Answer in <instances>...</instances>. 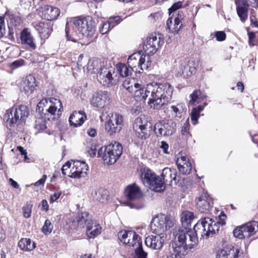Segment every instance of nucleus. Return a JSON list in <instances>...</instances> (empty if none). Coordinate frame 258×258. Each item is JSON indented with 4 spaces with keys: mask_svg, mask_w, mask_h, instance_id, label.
<instances>
[{
    "mask_svg": "<svg viewBox=\"0 0 258 258\" xmlns=\"http://www.w3.org/2000/svg\"><path fill=\"white\" fill-rule=\"evenodd\" d=\"M173 88L167 83H150L145 87L142 84L135 86L133 91L134 99L138 102H145L149 97L148 103L154 109H158L171 99Z\"/></svg>",
    "mask_w": 258,
    "mask_h": 258,
    "instance_id": "obj_1",
    "label": "nucleus"
},
{
    "mask_svg": "<svg viewBox=\"0 0 258 258\" xmlns=\"http://www.w3.org/2000/svg\"><path fill=\"white\" fill-rule=\"evenodd\" d=\"M164 37L161 33L152 34L149 36L143 46V49L146 54H142L141 52L134 53L131 55L127 59V64L132 70L137 72L141 73L147 70L151 65L149 57L146 55H153L164 44Z\"/></svg>",
    "mask_w": 258,
    "mask_h": 258,
    "instance_id": "obj_2",
    "label": "nucleus"
},
{
    "mask_svg": "<svg viewBox=\"0 0 258 258\" xmlns=\"http://www.w3.org/2000/svg\"><path fill=\"white\" fill-rule=\"evenodd\" d=\"M198 242V238L193 235L192 230L180 228L174 233V244L172 248L185 251L186 249H191Z\"/></svg>",
    "mask_w": 258,
    "mask_h": 258,
    "instance_id": "obj_3",
    "label": "nucleus"
},
{
    "mask_svg": "<svg viewBox=\"0 0 258 258\" xmlns=\"http://www.w3.org/2000/svg\"><path fill=\"white\" fill-rule=\"evenodd\" d=\"M219 229V223L212 218L208 217L202 218L194 226L192 234L198 235L203 238H208L210 236L213 235Z\"/></svg>",
    "mask_w": 258,
    "mask_h": 258,
    "instance_id": "obj_4",
    "label": "nucleus"
},
{
    "mask_svg": "<svg viewBox=\"0 0 258 258\" xmlns=\"http://www.w3.org/2000/svg\"><path fill=\"white\" fill-rule=\"evenodd\" d=\"M122 149V146L119 143L114 142L100 148L98 155L102 158L105 164L112 165L121 155Z\"/></svg>",
    "mask_w": 258,
    "mask_h": 258,
    "instance_id": "obj_5",
    "label": "nucleus"
},
{
    "mask_svg": "<svg viewBox=\"0 0 258 258\" xmlns=\"http://www.w3.org/2000/svg\"><path fill=\"white\" fill-rule=\"evenodd\" d=\"M29 115L28 108L26 105H20L8 109L4 115L7 127H15L25 122Z\"/></svg>",
    "mask_w": 258,
    "mask_h": 258,
    "instance_id": "obj_6",
    "label": "nucleus"
},
{
    "mask_svg": "<svg viewBox=\"0 0 258 258\" xmlns=\"http://www.w3.org/2000/svg\"><path fill=\"white\" fill-rule=\"evenodd\" d=\"M143 183L156 192H162L165 189V185L159 176L149 168H144L141 175Z\"/></svg>",
    "mask_w": 258,
    "mask_h": 258,
    "instance_id": "obj_7",
    "label": "nucleus"
},
{
    "mask_svg": "<svg viewBox=\"0 0 258 258\" xmlns=\"http://www.w3.org/2000/svg\"><path fill=\"white\" fill-rule=\"evenodd\" d=\"M76 27L82 35L91 38L95 32V22L90 16L75 17Z\"/></svg>",
    "mask_w": 258,
    "mask_h": 258,
    "instance_id": "obj_8",
    "label": "nucleus"
},
{
    "mask_svg": "<svg viewBox=\"0 0 258 258\" xmlns=\"http://www.w3.org/2000/svg\"><path fill=\"white\" fill-rule=\"evenodd\" d=\"M171 223L166 215L160 214L152 219L150 224L151 230L155 234L164 236V231L171 227Z\"/></svg>",
    "mask_w": 258,
    "mask_h": 258,
    "instance_id": "obj_9",
    "label": "nucleus"
},
{
    "mask_svg": "<svg viewBox=\"0 0 258 258\" xmlns=\"http://www.w3.org/2000/svg\"><path fill=\"white\" fill-rule=\"evenodd\" d=\"M258 231V222L255 221L249 222L233 230V235L239 239L248 238Z\"/></svg>",
    "mask_w": 258,
    "mask_h": 258,
    "instance_id": "obj_10",
    "label": "nucleus"
},
{
    "mask_svg": "<svg viewBox=\"0 0 258 258\" xmlns=\"http://www.w3.org/2000/svg\"><path fill=\"white\" fill-rule=\"evenodd\" d=\"M110 94L106 91H99L94 93L90 99V104L98 110L108 107L111 102Z\"/></svg>",
    "mask_w": 258,
    "mask_h": 258,
    "instance_id": "obj_11",
    "label": "nucleus"
},
{
    "mask_svg": "<svg viewBox=\"0 0 258 258\" xmlns=\"http://www.w3.org/2000/svg\"><path fill=\"white\" fill-rule=\"evenodd\" d=\"M176 124L172 120H161L154 125V132L157 137H167L176 131Z\"/></svg>",
    "mask_w": 258,
    "mask_h": 258,
    "instance_id": "obj_12",
    "label": "nucleus"
},
{
    "mask_svg": "<svg viewBox=\"0 0 258 258\" xmlns=\"http://www.w3.org/2000/svg\"><path fill=\"white\" fill-rule=\"evenodd\" d=\"M118 237L121 242L130 247H135L142 242L141 237L134 231L122 230Z\"/></svg>",
    "mask_w": 258,
    "mask_h": 258,
    "instance_id": "obj_13",
    "label": "nucleus"
},
{
    "mask_svg": "<svg viewBox=\"0 0 258 258\" xmlns=\"http://www.w3.org/2000/svg\"><path fill=\"white\" fill-rule=\"evenodd\" d=\"M115 73L114 69L111 67L99 68L97 75L98 81L104 86L110 87L114 85L115 80L112 76Z\"/></svg>",
    "mask_w": 258,
    "mask_h": 258,
    "instance_id": "obj_14",
    "label": "nucleus"
},
{
    "mask_svg": "<svg viewBox=\"0 0 258 258\" xmlns=\"http://www.w3.org/2000/svg\"><path fill=\"white\" fill-rule=\"evenodd\" d=\"M123 122L122 115L117 113L112 114L105 123V131L110 135L118 133L122 128Z\"/></svg>",
    "mask_w": 258,
    "mask_h": 258,
    "instance_id": "obj_15",
    "label": "nucleus"
},
{
    "mask_svg": "<svg viewBox=\"0 0 258 258\" xmlns=\"http://www.w3.org/2000/svg\"><path fill=\"white\" fill-rule=\"evenodd\" d=\"M88 166L84 161L79 160L72 161V167L70 169L72 173L69 177L73 178L84 177L87 175Z\"/></svg>",
    "mask_w": 258,
    "mask_h": 258,
    "instance_id": "obj_16",
    "label": "nucleus"
},
{
    "mask_svg": "<svg viewBox=\"0 0 258 258\" xmlns=\"http://www.w3.org/2000/svg\"><path fill=\"white\" fill-rule=\"evenodd\" d=\"M148 122L144 115L138 117L134 123L133 127L137 136L140 139H146L147 136Z\"/></svg>",
    "mask_w": 258,
    "mask_h": 258,
    "instance_id": "obj_17",
    "label": "nucleus"
},
{
    "mask_svg": "<svg viewBox=\"0 0 258 258\" xmlns=\"http://www.w3.org/2000/svg\"><path fill=\"white\" fill-rule=\"evenodd\" d=\"M197 209L203 213L208 212L213 205V199L207 191L203 192L196 199Z\"/></svg>",
    "mask_w": 258,
    "mask_h": 258,
    "instance_id": "obj_18",
    "label": "nucleus"
},
{
    "mask_svg": "<svg viewBox=\"0 0 258 258\" xmlns=\"http://www.w3.org/2000/svg\"><path fill=\"white\" fill-rule=\"evenodd\" d=\"M165 241L164 235L156 234L147 237L145 240L146 245L153 249L159 250L163 247Z\"/></svg>",
    "mask_w": 258,
    "mask_h": 258,
    "instance_id": "obj_19",
    "label": "nucleus"
},
{
    "mask_svg": "<svg viewBox=\"0 0 258 258\" xmlns=\"http://www.w3.org/2000/svg\"><path fill=\"white\" fill-rule=\"evenodd\" d=\"M77 28L76 27L75 18H70L68 20L66 23L65 32L66 36L68 41H72L74 42L77 41Z\"/></svg>",
    "mask_w": 258,
    "mask_h": 258,
    "instance_id": "obj_20",
    "label": "nucleus"
},
{
    "mask_svg": "<svg viewBox=\"0 0 258 258\" xmlns=\"http://www.w3.org/2000/svg\"><path fill=\"white\" fill-rule=\"evenodd\" d=\"M197 65L194 61H184L182 62L179 67V76H183V77H188L196 73Z\"/></svg>",
    "mask_w": 258,
    "mask_h": 258,
    "instance_id": "obj_21",
    "label": "nucleus"
},
{
    "mask_svg": "<svg viewBox=\"0 0 258 258\" xmlns=\"http://www.w3.org/2000/svg\"><path fill=\"white\" fill-rule=\"evenodd\" d=\"M183 19V14L182 13L177 14V16L174 19V23L172 22V17H169L166 22L167 27L169 31L174 34L177 33L182 26V21Z\"/></svg>",
    "mask_w": 258,
    "mask_h": 258,
    "instance_id": "obj_22",
    "label": "nucleus"
},
{
    "mask_svg": "<svg viewBox=\"0 0 258 258\" xmlns=\"http://www.w3.org/2000/svg\"><path fill=\"white\" fill-rule=\"evenodd\" d=\"M236 12L240 21L244 23L248 18L249 4L246 0L235 1Z\"/></svg>",
    "mask_w": 258,
    "mask_h": 258,
    "instance_id": "obj_23",
    "label": "nucleus"
},
{
    "mask_svg": "<svg viewBox=\"0 0 258 258\" xmlns=\"http://www.w3.org/2000/svg\"><path fill=\"white\" fill-rule=\"evenodd\" d=\"M33 25L35 29L38 32L41 38L46 39L50 36L52 31L50 22H35L33 23Z\"/></svg>",
    "mask_w": 258,
    "mask_h": 258,
    "instance_id": "obj_24",
    "label": "nucleus"
},
{
    "mask_svg": "<svg viewBox=\"0 0 258 258\" xmlns=\"http://www.w3.org/2000/svg\"><path fill=\"white\" fill-rule=\"evenodd\" d=\"M216 258H243L242 252L237 248H225L219 251Z\"/></svg>",
    "mask_w": 258,
    "mask_h": 258,
    "instance_id": "obj_25",
    "label": "nucleus"
},
{
    "mask_svg": "<svg viewBox=\"0 0 258 258\" xmlns=\"http://www.w3.org/2000/svg\"><path fill=\"white\" fill-rule=\"evenodd\" d=\"M22 91L27 95L31 94L35 90L37 85L35 77L31 75L23 78L22 82Z\"/></svg>",
    "mask_w": 258,
    "mask_h": 258,
    "instance_id": "obj_26",
    "label": "nucleus"
},
{
    "mask_svg": "<svg viewBox=\"0 0 258 258\" xmlns=\"http://www.w3.org/2000/svg\"><path fill=\"white\" fill-rule=\"evenodd\" d=\"M86 119L87 116L83 111H75L70 116L69 121L71 126L77 127L82 125Z\"/></svg>",
    "mask_w": 258,
    "mask_h": 258,
    "instance_id": "obj_27",
    "label": "nucleus"
},
{
    "mask_svg": "<svg viewBox=\"0 0 258 258\" xmlns=\"http://www.w3.org/2000/svg\"><path fill=\"white\" fill-rule=\"evenodd\" d=\"M41 17L48 21L56 19L60 14L59 10L50 6H44L42 8Z\"/></svg>",
    "mask_w": 258,
    "mask_h": 258,
    "instance_id": "obj_28",
    "label": "nucleus"
},
{
    "mask_svg": "<svg viewBox=\"0 0 258 258\" xmlns=\"http://www.w3.org/2000/svg\"><path fill=\"white\" fill-rule=\"evenodd\" d=\"M124 194L130 200H138L142 196L139 187L136 183L128 185L125 189Z\"/></svg>",
    "mask_w": 258,
    "mask_h": 258,
    "instance_id": "obj_29",
    "label": "nucleus"
},
{
    "mask_svg": "<svg viewBox=\"0 0 258 258\" xmlns=\"http://www.w3.org/2000/svg\"><path fill=\"white\" fill-rule=\"evenodd\" d=\"M62 105L59 100L51 98L49 99L48 107H46V116L55 114L56 112H61L62 110Z\"/></svg>",
    "mask_w": 258,
    "mask_h": 258,
    "instance_id": "obj_30",
    "label": "nucleus"
},
{
    "mask_svg": "<svg viewBox=\"0 0 258 258\" xmlns=\"http://www.w3.org/2000/svg\"><path fill=\"white\" fill-rule=\"evenodd\" d=\"M176 164L179 171L183 174H188L191 171V164L185 156H181L177 158Z\"/></svg>",
    "mask_w": 258,
    "mask_h": 258,
    "instance_id": "obj_31",
    "label": "nucleus"
},
{
    "mask_svg": "<svg viewBox=\"0 0 258 258\" xmlns=\"http://www.w3.org/2000/svg\"><path fill=\"white\" fill-rule=\"evenodd\" d=\"M102 227L95 220L89 223L86 227V234L89 238H94L101 233Z\"/></svg>",
    "mask_w": 258,
    "mask_h": 258,
    "instance_id": "obj_32",
    "label": "nucleus"
},
{
    "mask_svg": "<svg viewBox=\"0 0 258 258\" xmlns=\"http://www.w3.org/2000/svg\"><path fill=\"white\" fill-rule=\"evenodd\" d=\"M177 172L175 169L170 168H165L163 169L162 173V176L163 180V183H172L173 181L175 183L178 181L176 178Z\"/></svg>",
    "mask_w": 258,
    "mask_h": 258,
    "instance_id": "obj_33",
    "label": "nucleus"
},
{
    "mask_svg": "<svg viewBox=\"0 0 258 258\" xmlns=\"http://www.w3.org/2000/svg\"><path fill=\"white\" fill-rule=\"evenodd\" d=\"M20 38L21 43L23 44H26L29 47L34 49L36 45L33 42V38L28 29H24L21 33Z\"/></svg>",
    "mask_w": 258,
    "mask_h": 258,
    "instance_id": "obj_34",
    "label": "nucleus"
},
{
    "mask_svg": "<svg viewBox=\"0 0 258 258\" xmlns=\"http://www.w3.org/2000/svg\"><path fill=\"white\" fill-rule=\"evenodd\" d=\"M190 99L189 101V105H196L204 101L206 96L202 93L200 90H195L190 95Z\"/></svg>",
    "mask_w": 258,
    "mask_h": 258,
    "instance_id": "obj_35",
    "label": "nucleus"
},
{
    "mask_svg": "<svg viewBox=\"0 0 258 258\" xmlns=\"http://www.w3.org/2000/svg\"><path fill=\"white\" fill-rule=\"evenodd\" d=\"M104 64L99 59L97 58H93L89 59L87 64V70L91 74L95 73L98 74L99 71V68H102Z\"/></svg>",
    "mask_w": 258,
    "mask_h": 258,
    "instance_id": "obj_36",
    "label": "nucleus"
},
{
    "mask_svg": "<svg viewBox=\"0 0 258 258\" xmlns=\"http://www.w3.org/2000/svg\"><path fill=\"white\" fill-rule=\"evenodd\" d=\"M194 219V215L192 212L183 211L181 215V222L184 228L188 229Z\"/></svg>",
    "mask_w": 258,
    "mask_h": 258,
    "instance_id": "obj_37",
    "label": "nucleus"
},
{
    "mask_svg": "<svg viewBox=\"0 0 258 258\" xmlns=\"http://www.w3.org/2000/svg\"><path fill=\"white\" fill-rule=\"evenodd\" d=\"M76 220L78 226L82 227H84L85 226L87 227L89 223L93 221L91 219L90 215L87 212L79 214L76 218Z\"/></svg>",
    "mask_w": 258,
    "mask_h": 258,
    "instance_id": "obj_38",
    "label": "nucleus"
},
{
    "mask_svg": "<svg viewBox=\"0 0 258 258\" xmlns=\"http://www.w3.org/2000/svg\"><path fill=\"white\" fill-rule=\"evenodd\" d=\"M18 246L24 251H31L35 247V244L29 238H22L18 243Z\"/></svg>",
    "mask_w": 258,
    "mask_h": 258,
    "instance_id": "obj_39",
    "label": "nucleus"
},
{
    "mask_svg": "<svg viewBox=\"0 0 258 258\" xmlns=\"http://www.w3.org/2000/svg\"><path fill=\"white\" fill-rule=\"evenodd\" d=\"M208 103L205 102L203 106H199L197 107H194L190 114L191 122L194 125L198 123V120L200 116V113L204 110L205 106L207 105Z\"/></svg>",
    "mask_w": 258,
    "mask_h": 258,
    "instance_id": "obj_40",
    "label": "nucleus"
},
{
    "mask_svg": "<svg viewBox=\"0 0 258 258\" xmlns=\"http://www.w3.org/2000/svg\"><path fill=\"white\" fill-rule=\"evenodd\" d=\"M116 70L119 75L122 77H127L132 74L131 68H128L125 64L119 63L116 64Z\"/></svg>",
    "mask_w": 258,
    "mask_h": 258,
    "instance_id": "obj_41",
    "label": "nucleus"
},
{
    "mask_svg": "<svg viewBox=\"0 0 258 258\" xmlns=\"http://www.w3.org/2000/svg\"><path fill=\"white\" fill-rule=\"evenodd\" d=\"M134 248L135 251L132 253V258H147L148 253L144 250L142 242Z\"/></svg>",
    "mask_w": 258,
    "mask_h": 258,
    "instance_id": "obj_42",
    "label": "nucleus"
},
{
    "mask_svg": "<svg viewBox=\"0 0 258 258\" xmlns=\"http://www.w3.org/2000/svg\"><path fill=\"white\" fill-rule=\"evenodd\" d=\"M49 102L46 99L41 100L37 104V111L41 114L42 117L49 119V117L46 116L45 109L48 107Z\"/></svg>",
    "mask_w": 258,
    "mask_h": 258,
    "instance_id": "obj_43",
    "label": "nucleus"
},
{
    "mask_svg": "<svg viewBox=\"0 0 258 258\" xmlns=\"http://www.w3.org/2000/svg\"><path fill=\"white\" fill-rule=\"evenodd\" d=\"M132 202L126 203V205L132 209L140 210L145 206L144 201L141 198L136 200H131Z\"/></svg>",
    "mask_w": 258,
    "mask_h": 258,
    "instance_id": "obj_44",
    "label": "nucleus"
},
{
    "mask_svg": "<svg viewBox=\"0 0 258 258\" xmlns=\"http://www.w3.org/2000/svg\"><path fill=\"white\" fill-rule=\"evenodd\" d=\"M170 112L172 116L178 118H181L183 112V108L181 104H178L176 105H171Z\"/></svg>",
    "mask_w": 258,
    "mask_h": 258,
    "instance_id": "obj_45",
    "label": "nucleus"
},
{
    "mask_svg": "<svg viewBox=\"0 0 258 258\" xmlns=\"http://www.w3.org/2000/svg\"><path fill=\"white\" fill-rule=\"evenodd\" d=\"M139 83L136 82L134 79L125 80L123 83V87L130 93H133L135 86L137 87Z\"/></svg>",
    "mask_w": 258,
    "mask_h": 258,
    "instance_id": "obj_46",
    "label": "nucleus"
},
{
    "mask_svg": "<svg viewBox=\"0 0 258 258\" xmlns=\"http://www.w3.org/2000/svg\"><path fill=\"white\" fill-rule=\"evenodd\" d=\"M53 228V226L52 225L50 221L47 219L45 220L44 224L42 228V232L45 235H48L52 232Z\"/></svg>",
    "mask_w": 258,
    "mask_h": 258,
    "instance_id": "obj_47",
    "label": "nucleus"
},
{
    "mask_svg": "<svg viewBox=\"0 0 258 258\" xmlns=\"http://www.w3.org/2000/svg\"><path fill=\"white\" fill-rule=\"evenodd\" d=\"M190 124L188 119H187L184 123L181 130V134L186 139H188L191 137L189 133Z\"/></svg>",
    "mask_w": 258,
    "mask_h": 258,
    "instance_id": "obj_48",
    "label": "nucleus"
},
{
    "mask_svg": "<svg viewBox=\"0 0 258 258\" xmlns=\"http://www.w3.org/2000/svg\"><path fill=\"white\" fill-rule=\"evenodd\" d=\"M5 17L7 19H9L10 23L20 24L21 21L20 18L14 16L11 12L8 10L6 12Z\"/></svg>",
    "mask_w": 258,
    "mask_h": 258,
    "instance_id": "obj_49",
    "label": "nucleus"
},
{
    "mask_svg": "<svg viewBox=\"0 0 258 258\" xmlns=\"http://www.w3.org/2000/svg\"><path fill=\"white\" fill-rule=\"evenodd\" d=\"M46 127L45 121L42 118H37L35 121V128L38 131H42Z\"/></svg>",
    "mask_w": 258,
    "mask_h": 258,
    "instance_id": "obj_50",
    "label": "nucleus"
},
{
    "mask_svg": "<svg viewBox=\"0 0 258 258\" xmlns=\"http://www.w3.org/2000/svg\"><path fill=\"white\" fill-rule=\"evenodd\" d=\"M72 167V161H68L63 165L61 168L62 173L63 175H67L69 177V175L72 174L70 172V169Z\"/></svg>",
    "mask_w": 258,
    "mask_h": 258,
    "instance_id": "obj_51",
    "label": "nucleus"
},
{
    "mask_svg": "<svg viewBox=\"0 0 258 258\" xmlns=\"http://www.w3.org/2000/svg\"><path fill=\"white\" fill-rule=\"evenodd\" d=\"M121 21V18L119 16H115L114 17L110 18L107 22H108V24L110 25V27L111 29H112L115 26L118 24Z\"/></svg>",
    "mask_w": 258,
    "mask_h": 258,
    "instance_id": "obj_52",
    "label": "nucleus"
},
{
    "mask_svg": "<svg viewBox=\"0 0 258 258\" xmlns=\"http://www.w3.org/2000/svg\"><path fill=\"white\" fill-rule=\"evenodd\" d=\"M25 64V61L22 59L16 60L10 64V67L13 70H14Z\"/></svg>",
    "mask_w": 258,
    "mask_h": 258,
    "instance_id": "obj_53",
    "label": "nucleus"
},
{
    "mask_svg": "<svg viewBox=\"0 0 258 258\" xmlns=\"http://www.w3.org/2000/svg\"><path fill=\"white\" fill-rule=\"evenodd\" d=\"M173 249V252L168 255L167 258H183L181 255V253L183 252V251L177 249V248H174Z\"/></svg>",
    "mask_w": 258,
    "mask_h": 258,
    "instance_id": "obj_54",
    "label": "nucleus"
},
{
    "mask_svg": "<svg viewBox=\"0 0 258 258\" xmlns=\"http://www.w3.org/2000/svg\"><path fill=\"white\" fill-rule=\"evenodd\" d=\"M32 205L30 204H27L26 206L23 208L24 216L26 218H29L31 215Z\"/></svg>",
    "mask_w": 258,
    "mask_h": 258,
    "instance_id": "obj_55",
    "label": "nucleus"
},
{
    "mask_svg": "<svg viewBox=\"0 0 258 258\" xmlns=\"http://www.w3.org/2000/svg\"><path fill=\"white\" fill-rule=\"evenodd\" d=\"M183 3L181 1H178L176 3H174L172 6L169 9V16L171 15V13L178 9L181 8L182 7Z\"/></svg>",
    "mask_w": 258,
    "mask_h": 258,
    "instance_id": "obj_56",
    "label": "nucleus"
},
{
    "mask_svg": "<svg viewBox=\"0 0 258 258\" xmlns=\"http://www.w3.org/2000/svg\"><path fill=\"white\" fill-rule=\"evenodd\" d=\"M215 36L216 38V40L218 41H223L226 39V34L224 31H217L215 32Z\"/></svg>",
    "mask_w": 258,
    "mask_h": 258,
    "instance_id": "obj_57",
    "label": "nucleus"
},
{
    "mask_svg": "<svg viewBox=\"0 0 258 258\" xmlns=\"http://www.w3.org/2000/svg\"><path fill=\"white\" fill-rule=\"evenodd\" d=\"M111 29V28H110L108 22L106 21L103 23L102 27L100 29V32L102 34H105L108 33Z\"/></svg>",
    "mask_w": 258,
    "mask_h": 258,
    "instance_id": "obj_58",
    "label": "nucleus"
},
{
    "mask_svg": "<svg viewBox=\"0 0 258 258\" xmlns=\"http://www.w3.org/2000/svg\"><path fill=\"white\" fill-rule=\"evenodd\" d=\"M62 192L61 190H56L54 193L50 196L49 202L50 203H53L55 202L61 196Z\"/></svg>",
    "mask_w": 258,
    "mask_h": 258,
    "instance_id": "obj_59",
    "label": "nucleus"
},
{
    "mask_svg": "<svg viewBox=\"0 0 258 258\" xmlns=\"http://www.w3.org/2000/svg\"><path fill=\"white\" fill-rule=\"evenodd\" d=\"M47 176L46 175H43L41 178L38 180L37 182H36L34 185L39 187L41 189L43 186L46 179Z\"/></svg>",
    "mask_w": 258,
    "mask_h": 258,
    "instance_id": "obj_60",
    "label": "nucleus"
},
{
    "mask_svg": "<svg viewBox=\"0 0 258 258\" xmlns=\"http://www.w3.org/2000/svg\"><path fill=\"white\" fill-rule=\"evenodd\" d=\"M4 19V17H0V38H2L5 33Z\"/></svg>",
    "mask_w": 258,
    "mask_h": 258,
    "instance_id": "obj_61",
    "label": "nucleus"
},
{
    "mask_svg": "<svg viewBox=\"0 0 258 258\" xmlns=\"http://www.w3.org/2000/svg\"><path fill=\"white\" fill-rule=\"evenodd\" d=\"M87 152L91 157H94L96 154V146L94 145H91L87 147Z\"/></svg>",
    "mask_w": 258,
    "mask_h": 258,
    "instance_id": "obj_62",
    "label": "nucleus"
},
{
    "mask_svg": "<svg viewBox=\"0 0 258 258\" xmlns=\"http://www.w3.org/2000/svg\"><path fill=\"white\" fill-rule=\"evenodd\" d=\"M161 18V15L159 13H155L153 14H151L149 17V19L151 21L155 22L158 21Z\"/></svg>",
    "mask_w": 258,
    "mask_h": 258,
    "instance_id": "obj_63",
    "label": "nucleus"
},
{
    "mask_svg": "<svg viewBox=\"0 0 258 258\" xmlns=\"http://www.w3.org/2000/svg\"><path fill=\"white\" fill-rule=\"evenodd\" d=\"M248 38L249 45L250 46H254L255 44L254 43L255 38V34L252 32L248 33Z\"/></svg>",
    "mask_w": 258,
    "mask_h": 258,
    "instance_id": "obj_64",
    "label": "nucleus"
}]
</instances>
